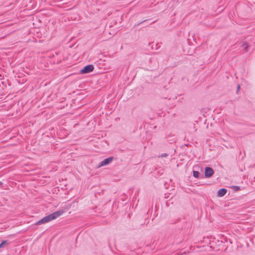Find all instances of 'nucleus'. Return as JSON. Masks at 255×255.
<instances>
[{"label":"nucleus","instance_id":"obj_1","mask_svg":"<svg viewBox=\"0 0 255 255\" xmlns=\"http://www.w3.org/2000/svg\"><path fill=\"white\" fill-rule=\"evenodd\" d=\"M63 213L64 211L63 210L56 211L52 214H50L43 217V218L39 220L37 222H36V225H40L48 223L60 217L63 214Z\"/></svg>","mask_w":255,"mask_h":255},{"label":"nucleus","instance_id":"obj_2","mask_svg":"<svg viewBox=\"0 0 255 255\" xmlns=\"http://www.w3.org/2000/svg\"><path fill=\"white\" fill-rule=\"evenodd\" d=\"M94 67L93 65L89 64L85 66L82 69L80 70L81 74H87L93 71Z\"/></svg>","mask_w":255,"mask_h":255},{"label":"nucleus","instance_id":"obj_3","mask_svg":"<svg viewBox=\"0 0 255 255\" xmlns=\"http://www.w3.org/2000/svg\"><path fill=\"white\" fill-rule=\"evenodd\" d=\"M214 174V170L211 167H207L205 169V176L206 178L211 177Z\"/></svg>","mask_w":255,"mask_h":255},{"label":"nucleus","instance_id":"obj_4","mask_svg":"<svg viewBox=\"0 0 255 255\" xmlns=\"http://www.w3.org/2000/svg\"><path fill=\"white\" fill-rule=\"evenodd\" d=\"M113 158L112 157H110L105 159L99 163L98 167L108 165L113 160Z\"/></svg>","mask_w":255,"mask_h":255},{"label":"nucleus","instance_id":"obj_5","mask_svg":"<svg viewBox=\"0 0 255 255\" xmlns=\"http://www.w3.org/2000/svg\"><path fill=\"white\" fill-rule=\"evenodd\" d=\"M227 192V190L225 188H222L218 190V196L219 197H222L225 195Z\"/></svg>","mask_w":255,"mask_h":255},{"label":"nucleus","instance_id":"obj_6","mask_svg":"<svg viewBox=\"0 0 255 255\" xmlns=\"http://www.w3.org/2000/svg\"><path fill=\"white\" fill-rule=\"evenodd\" d=\"M241 47L245 51L247 50L248 45L246 42H244L241 45Z\"/></svg>","mask_w":255,"mask_h":255},{"label":"nucleus","instance_id":"obj_7","mask_svg":"<svg viewBox=\"0 0 255 255\" xmlns=\"http://www.w3.org/2000/svg\"><path fill=\"white\" fill-rule=\"evenodd\" d=\"M200 173L197 171H193V175L195 178H199Z\"/></svg>","mask_w":255,"mask_h":255},{"label":"nucleus","instance_id":"obj_8","mask_svg":"<svg viewBox=\"0 0 255 255\" xmlns=\"http://www.w3.org/2000/svg\"><path fill=\"white\" fill-rule=\"evenodd\" d=\"M233 189L236 191H239L240 189V187L238 186H234L233 187Z\"/></svg>","mask_w":255,"mask_h":255},{"label":"nucleus","instance_id":"obj_9","mask_svg":"<svg viewBox=\"0 0 255 255\" xmlns=\"http://www.w3.org/2000/svg\"><path fill=\"white\" fill-rule=\"evenodd\" d=\"M6 243V241H2L1 244H0V248H1L4 244H5Z\"/></svg>","mask_w":255,"mask_h":255},{"label":"nucleus","instance_id":"obj_10","mask_svg":"<svg viewBox=\"0 0 255 255\" xmlns=\"http://www.w3.org/2000/svg\"><path fill=\"white\" fill-rule=\"evenodd\" d=\"M167 155L166 153H163L161 155V157H166Z\"/></svg>","mask_w":255,"mask_h":255},{"label":"nucleus","instance_id":"obj_11","mask_svg":"<svg viewBox=\"0 0 255 255\" xmlns=\"http://www.w3.org/2000/svg\"><path fill=\"white\" fill-rule=\"evenodd\" d=\"M240 85H238V90H239L240 89Z\"/></svg>","mask_w":255,"mask_h":255},{"label":"nucleus","instance_id":"obj_12","mask_svg":"<svg viewBox=\"0 0 255 255\" xmlns=\"http://www.w3.org/2000/svg\"><path fill=\"white\" fill-rule=\"evenodd\" d=\"M2 184V182L0 181V185Z\"/></svg>","mask_w":255,"mask_h":255}]
</instances>
